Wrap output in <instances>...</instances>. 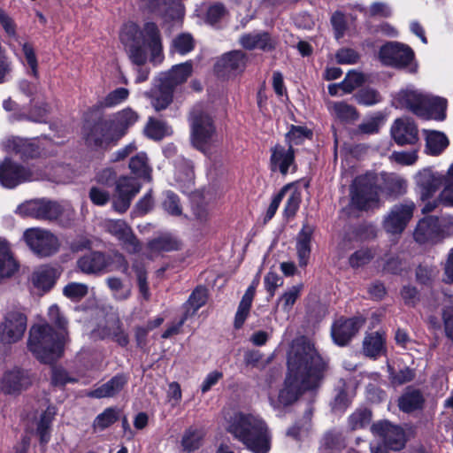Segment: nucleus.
I'll return each instance as SVG.
<instances>
[{
    "instance_id": "obj_17",
    "label": "nucleus",
    "mask_w": 453,
    "mask_h": 453,
    "mask_svg": "<svg viewBox=\"0 0 453 453\" xmlns=\"http://www.w3.org/2000/svg\"><path fill=\"white\" fill-rule=\"evenodd\" d=\"M141 185L131 177H121L116 184V191L112 200L113 209L124 213L130 207L132 199L139 193Z\"/></svg>"
},
{
    "instance_id": "obj_23",
    "label": "nucleus",
    "mask_w": 453,
    "mask_h": 453,
    "mask_svg": "<svg viewBox=\"0 0 453 453\" xmlns=\"http://www.w3.org/2000/svg\"><path fill=\"white\" fill-rule=\"evenodd\" d=\"M241 46L248 50L271 51L276 48L277 40L265 31L243 34L239 38Z\"/></svg>"
},
{
    "instance_id": "obj_27",
    "label": "nucleus",
    "mask_w": 453,
    "mask_h": 453,
    "mask_svg": "<svg viewBox=\"0 0 453 453\" xmlns=\"http://www.w3.org/2000/svg\"><path fill=\"white\" fill-rule=\"evenodd\" d=\"M127 378L123 374H118L96 389L90 391L88 395L93 398H108L117 395L127 385Z\"/></svg>"
},
{
    "instance_id": "obj_5",
    "label": "nucleus",
    "mask_w": 453,
    "mask_h": 453,
    "mask_svg": "<svg viewBox=\"0 0 453 453\" xmlns=\"http://www.w3.org/2000/svg\"><path fill=\"white\" fill-rule=\"evenodd\" d=\"M65 339L66 335L55 332L49 324H38L30 328L27 347L41 362L52 363L60 357Z\"/></svg>"
},
{
    "instance_id": "obj_51",
    "label": "nucleus",
    "mask_w": 453,
    "mask_h": 453,
    "mask_svg": "<svg viewBox=\"0 0 453 453\" xmlns=\"http://www.w3.org/2000/svg\"><path fill=\"white\" fill-rule=\"evenodd\" d=\"M356 101L362 105L371 106L376 104L381 101V96L380 93L371 88H365L360 89L355 95Z\"/></svg>"
},
{
    "instance_id": "obj_11",
    "label": "nucleus",
    "mask_w": 453,
    "mask_h": 453,
    "mask_svg": "<svg viewBox=\"0 0 453 453\" xmlns=\"http://www.w3.org/2000/svg\"><path fill=\"white\" fill-rule=\"evenodd\" d=\"M379 188L372 174L357 177L351 189V203L359 210H367L378 203Z\"/></svg>"
},
{
    "instance_id": "obj_35",
    "label": "nucleus",
    "mask_w": 453,
    "mask_h": 453,
    "mask_svg": "<svg viewBox=\"0 0 453 453\" xmlns=\"http://www.w3.org/2000/svg\"><path fill=\"white\" fill-rule=\"evenodd\" d=\"M330 113L343 122H351L358 119L356 108L345 102H330L327 104Z\"/></svg>"
},
{
    "instance_id": "obj_31",
    "label": "nucleus",
    "mask_w": 453,
    "mask_h": 453,
    "mask_svg": "<svg viewBox=\"0 0 453 453\" xmlns=\"http://www.w3.org/2000/svg\"><path fill=\"white\" fill-rule=\"evenodd\" d=\"M58 275L57 269L50 265H42L33 273L32 281L36 288L49 290L55 284Z\"/></svg>"
},
{
    "instance_id": "obj_45",
    "label": "nucleus",
    "mask_w": 453,
    "mask_h": 453,
    "mask_svg": "<svg viewBox=\"0 0 453 453\" xmlns=\"http://www.w3.org/2000/svg\"><path fill=\"white\" fill-rule=\"evenodd\" d=\"M301 290L302 286H292L280 296L278 305L280 306L284 312L288 313L292 310L294 304L301 295Z\"/></svg>"
},
{
    "instance_id": "obj_9",
    "label": "nucleus",
    "mask_w": 453,
    "mask_h": 453,
    "mask_svg": "<svg viewBox=\"0 0 453 453\" xmlns=\"http://www.w3.org/2000/svg\"><path fill=\"white\" fill-rule=\"evenodd\" d=\"M22 239L30 250L38 257H50L59 250V241L48 230L32 227L23 233Z\"/></svg>"
},
{
    "instance_id": "obj_39",
    "label": "nucleus",
    "mask_w": 453,
    "mask_h": 453,
    "mask_svg": "<svg viewBox=\"0 0 453 453\" xmlns=\"http://www.w3.org/2000/svg\"><path fill=\"white\" fill-rule=\"evenodd\" d=\"M180 242L170 234H164L153 239L148 244L151 252H168L180 249Z\"/></svg>"
},
{
    "instance_id": "obj_57",
    "label": "nucleus",
    "mask_w": 453,
    "mask_h": 453,
    "mask_svg": "<svg viewBox=\"0 0 453 453\" xmlns=\"http://www.w3.org/2000/svg\"><path fill=\"white\" fill-rule=\"evenodd\" d=\"M107 286L113 293V296L118 300H126L130 296V289L124 288L123 283L119 278L110 277L106 280Z\"/></svg>"
},
{
    "instance_id": "obj_62",
    "label": "nucleus",
    "mask_w": 453,
    "mask_h": 453,
    "mask_svg": "<svg viewBox=\"0 0 453 453\" xmlns=\"http://www.w3.org/2000/svg\"><path fill=\"white\" fill-rule=\"evenodd\" d=\"M62 207L58 203L42 201V219L52 220L59 217Z\"/></svg>"
},
{
    "instance_id": "obj_19",
    "label": "nucleus",
    "mask_w": 453,
    "mask_h": 453,
    "mask_svg": "<svg viewBox=\"0 0 453 453\" xmlns=\"http://www.w3.org/2000/svg\"><path fill=\"white\" fill-rule=\"evenodd\" d=\"M390 134L397 145H414L418 141V129L415 122L409 117L395 119Z\"/></svg>"
},
{
    "instance_id": "obj_49",
    "label": "nucleus",
    "mask_w": 453,
    "mask_h": 453,
    "mask_svg": "<svg viewBox=\"0 0 453 453\" xmlns=\"http://www.w3.org/2000/svg\"><path fill=\"white\" fill-rule=\"evenodd\" d=\"M364 82L365 76L363 73L356 71H349L344 80L339 83V86H341V88L344 93H351L353 90L362 86Z\"/></svg>"
},
{
    "instance_id": "obj_26",
    "label": "nucleus",
    "mask_w": 453,
    "mask_h": 453,
    "mask_svg": "<svg viewBox=\"0 0 453 453\" xmlns=\"http://www.w3.org/2000/svg\"><path fill=\"white\" fill-rule=\"evenodd\" d=\"M314 228L308 223H303L301 231L296 236V253L299 265L304 267L308 265L311 251V239Z\"/></svg>"
},
{
    "instance_id": "obj_28",
    "label": "nucleus",
    "mask_w": 453,
    "mask_h": 453,
    "mask_svg": "<svg viewBox=\"0 0 453 453\" xmlns=\"http://www.w3.org/2000/svg\"><path fill=\"white\" fill-rule=\"evenodd\" d=\"M139 119V115L133 109L127 107L116 112L111 119L108 120L112 124L116 134L121 139L127 129L134 125Z\"/></svg>"
},
{
    "instance_id": "obj_53",
    "label": "nucleus",
    "mask_w": 453,
    "mask_h": 453,
    "mask_svg": "<svg viewBox=\"0 0 453 453\" xmlns=\"http://www.w3.org/2000/svg\"><path fill=\"white\" fill-rule=\"evenodd\" d=\"M371 412L366 410H357L349 418V426L351 430H357L365 427L370 423Z\"/></svg>"
},
{
    "instance_id": "obj_46",
    "label": "nucleus",
    "mask_w": 453,
    "mask_h": 453,
    "mask_svg": "<svg viewBox=\"0 0 453 453\" xmlns=\"http://www.w3.org/2000/svg\"><path fill=\"white\" fill-rule=\"evenodd\" d=\"M129 96V91L125 88H118L111 91L101 102L100 105L105 108L115 107L125 102Z\"/></svg>"
},
{
    "instance_id": "obj_36",
    "label": "nucleus",
    "mask_w": 453,
    "mask_h": 453,
    "mask_svg": "<svg viewBox=\"0 0 453 453\" xmlns=\"http://www.w3.org/2000/svg\"><path fill=\"white\" fill-rule=\"evenodd\" d=\"M173 93L171 90L162 87L158 82L157 88H153L146 95L150 99V104L155 111H159L166 109L173 101Z\"/></svg>"
},
{
    "instance_id": "obj_21",
    "label": "nucleus",
    "mask_w": 453,
    "mask_h": 453,
    "mask_svg": "<svg viewBox=\"0 0 453 453\" xmlns=\"http://www.w3.org/2000/svg\"><path fill=\"white\" fill-rule=\"evenodd\" d=\"M247 55L242 50L224 54L216 63L215 69L221 75H236L246 67Z\"/></svg>"
},
{
    "instance_id": "obj_7",
    "label": "nucleus",
    "mask_w": 453,
    "mask_h": 453,
    "mask_svg": "<svg viewBox=\"0 0 453 453\" xmlns=\"http://www.w3.org/2000/svg\"><path fill=\"white\" fill-rule=\"evenodd\" d=\"M414 180L422 200L432 197L443 185L440 199L453 206V163L445 175L434 172L430 168H425L415 175Z\"/></svg>"
},
{
    "instance_id": "obj_6",
    "label": "nucleus",
    "mask_w": 453,
    "mask_h": 453,
    "mask_svg": "<svg viewBox=\"0 0 453 453\" xmlns=\"http://www.w3.org/2000/svg\"><path fill=\"white\" fill-rule=\"evenodd\" d=\"M190 125V142L194 148L209 154L218 147L220 139L217 132L213 119L202 108L192 110L188 119Z\"/></svg>"
},
{
    "instance_id": "obj_55",
    "label": "nucleus",
    "mask_w": 453,
    "mask_h": 453,
    "mask_svg": "<svg viewBox=\"0 0 453 453\" xmlns=\"http://www.w3.org/2000/svg\"><path fill=\"white\" fill-rule=\"evenodd\" d=\"M173 47L178 53L185 55L194 49V40L189 34H181L174 38Z\"/></svg>"
},
{
    "instance_id": "obj_41",
    "label": "nucleus",
    "mask_w": 453,
    "mask_h": 453,
    "mask_svg": "<svg viewBox=\"0 0 453 453\" xmlns=\"http://www.w3.org/2000/svg\"><path fill=\"white\" fill-rule=\"evenodd\" d=\"M144 133L150 139L161 140L171 134L172 130L165 122L150 118L144 128Z\"/></svg>"
},
{
    "instance_id": "obj_24",
    "label": "nucleus",
    "mask_w": 453,
    "mask_h": 453,
    "mask_svg": "<svg viewBox=\"0 0 453 453\" xmlns=\"http://www.w3.org/2000/svg\"><path fill=\"white\" fill-rule=\"evenodd\" d=\"M108 256L100 251H92L77 260L78 269L86 274H100L108 272Z\"/></svg>"
},
{
    "instance_id": "obj_56",
    "label": "nucleus",
    "mask_w": 453,
    "mask_h": 453,
    "mask_svg": "<svg viewBox=\"0 0 453 453\" xmlns=\"http://www.w3.org/2000/svg\"><path fill=\"white\" fill-rule=\"evenodd\" d=\"M63 294L72 300H81L88 294V286L83 283L71 282L64 288Z\"/></svg>"
},
{
    "instance_id": "obj_40",
    "label": "nucleus",
    "mask_w": 453,
    "mask_h": 453,
    "mask_svg": "<svg viewBox=\"0 0 453 453\" xmlns=\"http://www.w3.org/2000/svg\"><path fill=\"white\" fill-rule=\"evenodd\" d=\"M129 168L137 177L145 179L149 181L151 180V168L148 165V157L145 153L141 152L133 157L129 163Z\"/></svg>"
},
{
    "instance_id": "obj_15",
    "label": "nucleus",
    "mask_w": 453,
    "mask_h": 453,
    "mask_svg": "<svg viewBox=\"0 0 453 453\" xmlns=\"http://www.w3.org/2000/svg\"><path fill=\"white\" fill-rule=\"evenodd\" d=\"M415 203L404 200L395 204L384 219V228L389 234H401L413 216Z\"/></svg>"
},
{
    "instance_id": "obj_33",
    "label": "nucleus",
    "mask_w": 453,
    "mask_h": 453,
    "mask_svg": "<svg viewBox=\"0 0 453 453\" xmlns=\"http://www.w3.org/2000/svg\"><path fill=\"white\" fill-rule=\"evenodd\" d=\"M363 351L365 356L376 358L383 355L385 349V337L379 332L367 334L363 341Z\"/></svg>"
},
{
    "instance_id": "obj_12",
    "label": "nucleus",
    "mask_w": 453,
    "mask_h": 453,
    "mask_svg": "<svg viewBox=\"0 0 453 453\" xmlns=\"http://www.w3.org/2000/svg\"><path fill=\"white\" fill-rule=\"evenodd\" d=\"M27 330V317L18 311L6 312L0 321V344L12 345L19 342Z\"/></svg>"
},
{
    "instance_id": "obj_32",
    "label": "nucleus",
    "mask_w": 453,
    "mask_h": 453,
    "mask_svg": "<svg viewBox=\"0 0 453 453\" xmlns=\"http://www.w3.org/2000/svg\"><path fill=\"white\" fill-rule=\"evenodd\" d=\"M424 133L426 154L438 156L449 146V139L442 132L425 129Z\"/></svg>"
},
{
    "instance_id": "obj_14",
    "label": "nucleus",
    "mask_w": 453,
    "mask_h": 453,
    "mask_svg": "<svg viewBox=\"0 0 453 453\" xmlns=\"http://www.w3.org/2000/svg\"><path fill=\"white\" fill-rule=\"evenodd\" d=\"M380 58L387 65L395 67H408L410 72L416 70L412 65L414 59L413 50L404 44L389 42L382 46L380 50Z\"/></svg>"
},
{
    "instance_id": "obj_13",
    "label": "nucleus",
    "mask_w": 453,
    "mask_h": 453,
    "mask_svg": "<svg viewBox=\"0 0 453 453\" xmlns=\"http://www.w3.org/2000/svg\"><path fill=\"white\" fill-rule=\"evenodd\" d=\"M37 179L38 176L30 168L10 158H5L0 163V184L4 188H14L22 183Z\"/></svg>"
},
{
    "instance_id": "obj_43",
    "label": "nucleus",
    "mask_w": 453,
    "mask_h": 453,
    "mask_svg": "<svg viewBox=\"0 0 453 453\" xmlns=\"http://www.w3.org/2000/svg\"><path fill=\"white\" fill-rule=\"evenodd\" d=\"M207 289L203 287H197L189 296L185 303L186 311L188 310L189 317L194 315L207 301Z\"/></svg>"
},
{
    "instance_id": "obj_1",
    "label": "nucleus",
    "mask_w": 453,
    "mask_h": 453,
    "mask_svg": "<svg viewBox=\"0 0 453 453\" xmlns=\"http://www.w3.org/2000/svg\"><path fill=\"white\" fill-rule=\"evenodd\" d=\"M325 366L322 357L306 337L295 339L288 355V374L283 386L276 397H270L273 409L290 406L303 392L318 387Z\"/></svg>"
},
{
    "instance_id": "obj_59",
    "label": "nucleus",
    "mask_w": 453,
    "mask_h": 453,
    "mask_svg": "<svg viewBox=\"0 0 453 453\" xmlns=\"http://www.w3.org/2000/svg\"><path fill=\"white\" fill-rule=\"evenodd\" d=\"M301 200L302 196L298 190L291 191L285 204L284 216L287 218L294 217L299 209Z\"/></svg>"
},
{
    "instance_id": "obj_29",
    "label": "nucleus",
    "mask_w": 453,
    "mask_h": 453,
    "mask_svg": "<svg viewBox=\"0 0 453 453\" xmlns=\"http://www.w3.org/2000/svg\"><path fill=\"white\" fill-rule=\"evenodd\" d=\"M258 285V280H253L251 285L247 288L242 300L238 305L237 311L234 316V326L236 329H240L244 324L253 302L257 286Z\"/></svg>"
},
{
    "instance_id": "obj_10",
    "label": "nucleus",
    "mask_w": 453,
    "mask_h": 453,
    "mask_svg": "<svg viewBox=\"0 0 453 453\" xmlns=\"http://www.w3.org/2000/svg\"><path fill=\"white\" fill-rule=\"evenodd\" d=\"M83 136L87 146L95 150H107L120 140L108 119H100L85 127Z\"/></svg>"
},
{
    "instance_id": "obj_48",
    "label": "nucleus",
    "mask_w": 453,
    "mask_h": 453,
    "mask_svg": "<svg viewBox=\"0 0 453 453\" xmlns=\"http://www.w3.org/2000/svg\"><path fill=\"white\" fill-rule=\"evenodd\" d=\"M175 180L181 187L188 188L193 183L194 171L188 162H182L176 167Z\"/></svg>"
},
{
    "instance_id": "obj_30",
    "label": "nucleus",
    "mask_w": 453,
    "mask_h": 453,
    "mask_svg": "<svg viewBox=\"0 0 453 453\" xmlns=\"http://www.w3.org/2000/svg\"><path fill=\"white\" fill-rule=\"evenodd\" d=\"M424 403L425 398L419 390L408 388L399 397L398 407L402 411L411 413L421 410Z\"/></svg>"
},
{
    "instance_id": "obj_34",
    "label": "nucleus",
    "mask_w": 453,
    "mask_h": 453,
    "mask_svg": "<svg viewBox=\"0 0 453 453\" xmlns=\"http://www.w3.org/2000/svg\"><path fill=\"white\" fill-rule=\"evenodd\" d=\"M18 269V264L13 258L9 244L0 240V280L11 277Z\"/></svg>"
},
{
    "instance_id": "obj_38",
    "label": "nucleus",
    "mask_w": 453,
    "mask_h": 453,
    "mask_svg": "<svg viewBox=\"0 0 453 453\" xmlns=\"http://www.w3.org/2000/svg\"><path fill=\"white\" fill-rule=\"evenodd\" d=\"M5 150L21 154L25 157H33L36 150L34 145L25 138L12 137L3 142Z\"/></svg>"
},
{
    "instance_id": "obj_42",
    "label": "nucleus",
    "mask_w": 453,
    "mask_h": 453,
    "mask_svg": "<svg viewBox=\"0 0 453 453\" xmlns=\"http://www.w3.org/2000/svg\"><path fill=\"white\" fill-rule=\"evenodd\" d=\"M119 418V411L116 408H106L102 413L97 415L93 421V430L95 432L104 431L108 428Z\"/></svg>"
},
{
    "instance_id": "obj_44",
    "label": "nucleus",
    "mask_w": 453,
    "mask_h": 453,
    "mask_svg": "<svg viewBox=\"0 0 453 453\" xmlns=\"http://www.w3.org/2000/svg\"><path fill=\"white\" fill-rule=\"evenodd\" d=\"M203 431L202 429L190 427L185 431L181 440L182 447L187 451H194L197 449L203 438Z\"/></svg>"
},
{
    "instance_id": "obj_3",
    "label": "nucleus",
    "mask_w": 453,
    "mask_h": 453,
    "mask_svg": "<svg viewBox=\"0 0 453 453\" xmlns=\"http://www.w3.org/2000/svg\"><path fill=\"white\" fill-rule=\"evenodd\" d=\"M227 431L253 453H268L271 449V434L261 418L244 413L231 417Z\"/></svg>"
},
{
    "instance_id": "obj_64",
    "label": "nucleus",
    "mask_w": 453,
    "mask_h": 453,
    "mask_svg": "<svg viewBox=\"0 0 453 453\" xmlns=\"http://www.w3.org/2000/svg\"><path fill=\"white\" fill-rule=\"evenodd\" d=\"M283 279L274 272H269L264 278V285L269 294V298H272L276 289L282 286Z\"/></svg>"
},
{
    "instance_id": "obj_8",
    "label": "nucleus",
    "mask_w": 453,
    "mask_h": 453,
    "mask_svg": "<svg viewBox=\"0 0 453 453\" xmlns=\"http://www.w3.org/2000/svg\"><path fill=\"white\" fill-rule=\"evenodd\" d=\"M35 381V375L27 369L14 366L6 370L0 378V393L19 396L28 390Z\"/></svg>"
},
{
    "instance_id": "obj_20",
    "label": "nucleus",
    "mask_w": 453,
    "mask_h": 453,
    "mask_svg": "<svg viewBox=\"0 0 453 453\" xmlns=\"http://www.w3.org/2000/svg\"><path fill=\"white\" fill-rule=\"evenodd\" d=\"M372 432L383 439L387 448L392 450H400L405 444L403 430L387 421L378 422L372 426Z\"/></svg>"
},
{
    "instance_id": "obj_22",
    "label": "nucleus",
    "mask_w": 453,
    "mask_h": 453,
    "mask_svg": "<svg viewBox=\"0 0 453 453\" xmlns=\"http://www.w3.org/2000/svg\"><path fill=\"white\" fill-rule=\"evenodd\" d=\"M193 65L191 61L176 65L167 73H161L158 82L162 87L173 92L174 88L184 83L192 74Z\"/></svg>"
},
{
    "instance_id": "obj_60",
    "label": "nucleus",
    "mask_w": 453,
    "mask_h": 453,
    "mask_svg": "<svg viewBox=\"0 0 453 453\" xmlns=\"http://www.w3.org/2000/svg\"><path fill=\"white\" fill-rule=\"evenodd\" d=\"M27 65L30 67V74L35 78L38 77V62L33 46L28 42L21 44Z\"/></svg>"
},
{
    "instance_id": "obj_2",
    "label": "nucleus",
    "mask_w": 453,
    "mask_h": 453,
    "mask_svg": "<svg viewBox=\"0 0 453 453\" xmlns=\"http://www.w3.org/2000/svg\"><path fill=\"white\" fill-rule=\"evenodd\" d=\"M120 39L128 48L129 58L133 64L138 65L137 83L145 81L150 71L142 68L147 61V50H150L151 61H157L162 51L161 36L157 26L153 22H147L141 30L134 22L125 24L120 34Z\"/></svg>"
},
{
    "instance_id": "obj_52",
    "label": "nucleus",
    "mask_w": 453,
    "mask_h": 453,
    "mask_svg": "<svg viewBox=\"0 0 453 453\" xmlns=\"http://www.w3.org/2000/svg\"><path fill=\"white\" fill-rule=\"evenodd\" d=\"M162 207L165 211L172 216H180L182 212L180 199L178 196L172 191H166L165 193Z\"/></svg>"
},
{
    "instance_id": "obj_16",
    "label": "nucleus",
    "mask_w": 453,
    "mask_h": 453,
    "mask_svg": "<svg viewBox=\"0 0 453 453\" xmlns=\"http://www.w3.org/2000/svg\"><path fill=\"white\" fill-rule=\"evenodd\" d=\"M104 228L121 242L123 249L128 253L134 254L141 250V242L124 220L108 219L104 222Z\"/></svg>"
},
{
    "instance_id": "obj_54",
    "label": "nucleus",
    "mask_w": 453,
    "mask_h": 453,
    "mask_svg": "<svg viewBox=\"0 0 453 453\" xmlns=\"http://www.w3.org/2000/svg\"><path fill=\"white\" fill-rule=\"evenodd\" d=\"M108 256V272L118 270L125 274L129 273V265L125 257L119 252H114Z\"/></svg>"
},
{
    "instance_id": "obj_18",
    "label": "nucleus",
    "mask_w": 453,
    "mask_h": 453,
    "mask_svg": "<svg viewBox=\"0 0 453 453\" xmlns=\"http://www.w3.org/2000/svg\"><path fill=\"white\" fill-rule=\"evenodd\" d=\"M365 324L362 317L341 318L332 326V337L339 346L347 345Z\"/></svg>"
},
{
    "instance_id": "obj_37",
    "label": "nucleus",
    "mask_w": 453,
    "mask_h": 453,
    "mask_svg": "<svg viewBox=\"0 0 453 453\" xmlns=\"http://www.w3.org/2000/svg\"><path fill=\"white\" fill-rule=\"evenodd\" d=\"M437 231V220L434 218H424L419 220L413 236L416 242L425 243L429 239L434 237Z\"/></svg>"
},
{
    "instance_id": "obj_47",
    "label": "nucleus",
    "mask_w": 453,
    "mask_h": 453,
    "mask_svg": "<svg viewBox=\"0 0 453 453\" xmlns=\"http://www.w3.org/2000/svg\"><path fill=\"white\" fill-rule=\"evenodd\" d=\"M132 267L136 274L139 291L143 298L148 300L150 298V289L147 283V272L144 265L142 262L135 260L134 261Z\"/></svg>"
},
{
    "instance_id": "obj_63",
    "label": "nucleus",
    "mask_w": 453,
    "mask_h": 453,
    "mask_svg": "<svg viewBox=\"0 0 453 453\" xmlns=\"http://www.w3.org/2000/svg\"><path fill=\"white\" fill-rule=\"evenodd\" d=\"M335 58L341 65H353L357 63L359 55L353 49L342 48L336 52Z\"/></svg>"
},
{
    "instance_id": "obj_25",
    "label": "nucleus",
    "mask_w": 453,
    "mask_h": 453,
    "mask_svg": "<svg viewBox=\"0 0 453 453\" xmlns=\"http://www.w3.org/2000/svg\"><path fill=\"white\" fill-rule=\"evenodd\" d=\"M270 163L271 170L279 171L282 175H286L290 167L296 170L295 151L292 146L288 145V148L286 149L282 145H275L272 149Z\"/></svg>"
},
{
    "instance_id": "obj_58",
    "label": "nucleus",
    "mask_w": 453,
    "mask_h": 453,
    "mask_svg": "<svg viewBox=\"0 0 453 453\" xmlns=\"http://www.w3.org/2000/svg\"><path fill=\"white\" fill-rule=\"evenodd\" d=\"M48 315L50 322L53 323L56 326H58V332H62L63 334L67 335V320L65 319V316L61 313L59 307L56 304L51 305L49 308Z\"/></svg>"
},
{
    "instance_id": "obj_50",
    "label": "nucleus",
    "mask_w": 453,
    "mask_h": 453,
    "mask_svg": "<svg viewBox=\"0 0 453 453\" xmlns=\"http://www.w3.org/2000/svg\"><path fill=\"white\" fill-rule=\"evenodd\" d=\"M16 213L22 217L42 219V201H28L18 206Z\"/></svg>"
},
{
    "instance_id": "obj_4",
    "label": "nucleus",
    "mask_w": 453,
    "mask_h": 453,
    "mask_svg": "<svg viewBox=\"0 0 453 453\" xmlns=\"http://www.w3.org/2000/svg\"><path fill=\"white\" fill-rule=\"evenodd\" d=\"M394 104L397 108L408 109L426 119L443 120L446 117V99L412 88L399 91L394 97Z\"/></svg>"
},
{
    "instance_id": "obj_61",
    "label": "nucleus",
    "mask_w": 453,
    "mask_h": 453,
    "mask_svg": "<svg viewBox=\"0 0 453 453\" xmlns=\"http://www.w3.org/2000/svg\"><path fill=\"white\" fill-rule=\"evenodd\" d=\"M310 134L311 132L306 127L292 126L290 131L286 134V139L293 147V145L302 143Z\"/></svg>"
}]
</instances>
